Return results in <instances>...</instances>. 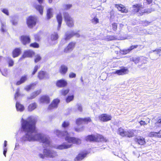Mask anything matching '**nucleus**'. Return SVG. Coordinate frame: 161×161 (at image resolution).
I'll return each instance as SVG.
<instances>
[{
	"label": "nucleus",
	"instance_id": "1",
	"mask_svg": "<svg viewBox=\"0 0 161 161\" xmlns=\"http://www.w3.org/2000/svg\"><path fill=\"white\" fill-rule=\"evenodd\" d=\"M21 122V130L25 132V135L20 138L21 142L38 141L43 143L44 148L49 147L59 150L68 148L72 146V144H68L66 143L59 145H52L48 136L37 133L35 127L36 120L33 117L30 116L26 119L22 118Z\"/></svg>",
	"mask_w": 161,
	"mask_h": 161
},
{
	"label": "nucleus",
	"instance_id": "2",
	"mask_svg": "<svg viewBox=\"0 0 161 161\" xmlns=\"http://www.w3.org/2000/svg\"><path fill=\"white\" fill-rule=\"evenodd\" d=\"M54 133L59 137H65V140L69 143L78 144L81 143V140L80 139L70 137L66 131L61 132L58 130H55Z\"/></svg>",
	"mask_w": 161,
	"mask_h": 161
},
{
	"label": "nucleus",
	"instance_id": "3",
	"mask_svg": "<svg viewBox=\"0 0 161 161\" xmlns=\"http://www.w3.org/2000/svg\"><path fill=\"white\" fill-rule=\"evenodd\" d=\"M39 156L41 158L44 159L45 157L54 158L57 156V153L51 149H44L43 153H40Z\"/></svg>",
	"mask_w": 161,
	"mask_h": 161
},
{
	"label": "nucleus",
	"instance_id": "4",
	"mask_svg": "<svg viewBox=\"0 0 161 161\" xmlns=\"http://www.w3.org/2000/svg\"><path fill=\"white\" fill-rule=\"evenodd\" d=\"M133 8H134L133 11L135 13H137L138 14L140 15H142L144 13H150L152 11L149 9L148 10L143 9L142 6L140 4L134 5L133 6Z\"/></svg>",
	"mask_w": 161,
	"mask_h": 161
},
{
	"label": "nucleus",
	"instance_id": "5",
	"mask_svg": "<svg viewBox=\"0 0 161 161\" xmlns=\"http://www.w3.org/2000/svg\"><path fill=\"white\" fill-rule=\"evenodd\" d=\"M37 20L36 16H31L26 19V23L28 27L30 28H32L36 24Z\"/></svg>",
	"mask_w": 161,
	"mask_h": 161
},
{
	"label": "nucleus",
	"instance_id": "6",
	"mask_svg": "<svg viewBox=\"0 0 161 161\" xmlns=\"http://www.w3.org/2000/svg\"><path fill=\"white\" fill-rule=\"evenodd\" d=\"M74 36H75L77 37H79L80 36V35L79 33H75L74 31L71 32H66L65 34L64 38L61 41L64 44L66 43L67 41L70 39Z\"/></svg>",
	"mask_w": 161,
	"mask_h": 161
},
{
	"label": "nucleus",
	"instance_id": "7",
	"mask_svg": "<svg viewBox=\"0 0 161 161\" xmlns=\"http://www.w3.org/2000/svg\"><path fill=\"white\" fill-rule=\"evenodd\" d=\"M64 16L65 22L67 25L71 27L74 25V22L73 19L70 17L69 14L67 13H64Z\"/></svg>",
	"mask_w": 161,
	"mask_h": 161
},
{
	"label": "nucleus",
	"instance_id": "8",
	"mask_svg": "<svg viewBox=\"0 0 161 161\" xmlns=\"http://www.w3.org/2000/svg\"><path fill=\"white\" fill-rule=\"evenodd\" d=\"M129 70L128 69L124 67L119 69L113 71L112 74H117L119 75H122L127 74Z\"/></svg>",
	"mask_w": 161,
	"mask_h": 161
},
{
	"label": "nucleus",
	"instance_id": "9",
	"mask_svg": "<svg viewBox=\"0 0 161 161\" xmlns=\"http://www.w3.org/2000/svg\"><path fill=\"white\" fill-rule=\"evenodd\" d=\"M99 119L103 122H107L110 120L112 118L111 115L107 114H102L99 116Z\"/></svg>",
	"mask_w": 161,
	"mask_h": 161
},
{
	"label": "nucleus",
	"instance_id": "10",
	"mask_svg": "<svg viewBox=\"0 0 161 161\" xmlns=\"http://www.w3.org/2000/svg\"><path fill=\"white\" fill-rule=\"evenodd\" d=\"M91 119L89 117L81 118H79L76 120V124L77 125H80L82 123H88L91 121Z\"/></svg>",
	"mask_w": 161,
	"mask_h": 161
},
{
	"label": "nucleus",
	"instance_id": "11",
	"mask_svg": "<svg viewBox=\"0 0 161 161\" xmlns=\"http://www.w3.org/2000/svg\"><path fill=\"white\" fill-rule=\"evenodd\" d=\"M58 34L54 32L50 36V39L49 40V42L51 45H54L56 43V41L58 38Z\"/></svg>",
	"mask_w": 161,
	"mask_h": 161
},
{
	"label": "nucleus",
	"instance_id": "12",
	"mask_svg": "<svg viewBox=\"0 0 161 161\" xmlns=\"http://www.w3.org/2000/svg\"><path fill=\"white\" fill-rule=\"evenodd\" d=\"M101 138L100 136H96L93 135H89L86 137V140L87 141H98V138Z\"/></svg>",
	"mask_w": 161,
	"mask_h": 161
},
{
	"label": "nucleus",
	"instance_id": "13",
	"mask_svg": "<svg viewBox=\"0 0 161 161\" xmlns=\"http://www.w3.org/2000/svg\"><path fill=\"white\" fill-rule=\"evenodd\" d=\"M75 43L71 42L69 43L67 47L64 50V52L66 53H69L75 47Z\"/></svg>",
	"mask_w": 161,
	"mask_h": 161
},
{
	"label": "nucleus",
	"instance_id": "14",
	"mask_svg": "<svg viewBox=\"0 0 161 161\" xmlns=\"http://www.w3.org/2000/svg\"><path fill=\"white\" fill-rule=\"evenodd\" d=\"M60 102V100L58 99H54L50 105L49 106L48 109H51L56 108L58 107V104Z\"/></svg>",
	"mask_w": 161,
	"mask_h": 161
},
{
	"label": "nucleus",
	"instance_id": "15",
	"mask_svg": "<svg viewBox=\"0 0 161 161\" xmlns=\"http://www.w3.org/2000/svg\"><path fill=\"white\" fill-rule=\"evenodd\" d=\"M34 54V52L32 51L31 50L25 51L22 57L20 58L19 60L21 59L22 58H24L26 57H31Z\"/></svg>",
	"mask_w": 161,
	"mask_h": 161
},
{
	"label": "nucleus",
	"instance_id": "16",
	"mask_svg": "<svg viewBox=\"0 0 161 161\" xmlns=\"http://www.w3.org/2000/svg\"><path fill=\"white\" fill-rule=\"evenodd\" d=\"M38 77L40 79H43L48 78L49 77L48 74L45 71H40L38 73Z\"/></svg>",
	"mask_w": 161,
	"mask_h": 161
},
{
	"label": "nucleus",
	"instance_id": "17",
	"mask_svg": "<svg viewBox=\"0 0 161 161\" xmlns=\"http://www.w3.org/2000/svg\"><path fill=\"white\" fill-rule=\"evenodd\" d=\"M56 18L57 21L58 23V25L57 26V30L59 31L60 30V28L62 21V17L61 14L60 13L58 14L57 15Z\"/></svg>",
	"mask_w": 161,
	"mask_h": 161
},
{
	"label": "nucleus",
	"instance_id": "18",
	"mask_svg": "<svg viewBox=\"0 0 161 161\" xmlns=\"http://www.w3.org/2000/svg\"><path fill=\"white\" fill-rule=\"evenodd\" d=\"M115 6L122 13H126L128 12V9L123 5L115 4Z\"/></svg>",
	"mask_w": 161,
	"mask_h": 161
},
{
	"label": "nucleus",
	"instance_id": "19",
	"mask_svg": "<svg viewBox=\"0 0 161 161\" xmlns=\"http://www.w3.org/2000/svg\"><path fill=\"white\" fill-rule=\"evenodd\" d=\"M21 40L24 45L29 43L30 42V38L29 36H21Z\"/></svg>",
	"mask_w": 161,
	"mask_h": 161
},
{
	"label": "nucleus",
	"instance_id": "20",
	"mask_svg": "<svg viewBox=\"0 0 161 161\" xmlns=\"http://www.w3.org/2000/svg\"><path fill=\"white\" fill-rule=\"evenodd\" d=\"M28 75H26L22 76L20 80L16 82V85H19L25 82L28 80Z\"/></svg>",
	"mask_w": 161,
	"mask_h": 161
},
{
	"label": "nucleus",
	"instance_id": "21",
	"mask_svg": "<svg viewBox=\"0 0 161 161\" xmlns=\"http://www.w3.org/2000/svg\"><path fill=\"white\" fill-rule=\"evenodd\" d=\"M87 153H86V152H84L80 153V154H79V155L76 157V158L75 159V161H80V160H82L85 157H86V155Z\"/></svg>",
	"mask_w": 161,
	"mask_h": 161
},
{
	"label": "nucleus",
	"instance_id": "22",
	"mask_svg": "<svg viewBox=\"0 0 161 161\" xmlns=\"http://www.w3.org/2000/svg\"><path fill=\"white\" fill-rule=\"evenodd\" d=\"M138 45H136L135 46H130L129 48L127 49L121 51V53L123 54H125L130 52L131 50L134 48L137 47Z\"/></svg>",
	"mask_w": 161,
	"mask_h": 161
},
{
	"label": "nucleus",
	"instance_id": "23",
	"mask_svg": "<svg viewBox=\"0 0 161 161\" xmlns=\"http://www.w3.org/2000/svg\"><path fill=\"white\" fill-rule=\"evenodd\" d=\"M67 84L66 81L64 80H58L57 82V86L59 87H63L65 86Z\"/></svg>",
	"mask_w": 161,
	"mask_h": 161
},
{
	"label": "nucleus",
	"instance_id": "24",
	"mask_svg": "<svg viewBox=\"0 0 161 161\" xmlns=\"http://www.w3.org/2000/svg\"><path fill=\"white\" fill-rule=\"evenodd\" d=\"M136 141L140 145H143L145 143V138L142 136H138L136 139Z\"/></svg>",
	"mask_w": 161,
	"mask_h": 161
},
{
	"label": "nucleus",
	"instance_id": "25",
	"mask_svg": "<svg viewBox=\"0 0 161 161\" xmlns=\"http://www.w3.org/2000/svg\"><path fill=\"white\" fill-rule=\"evenodd\" d=\"M53 9L49 8L47 10V19H49L53 17Z\"/></svg>",
	"mask_w": 161,
	"mask_h": 161
},
{
	"label": "nucleus",
	"instance_id": "26",
	"mask_svg": "<svg viewBox=\"0 0 161 161\" xmlns=\"http://www.w3.org/2000/svg\"><path fill=\"white\" fill-rule=\"evenodd\" d=\"M41 92V90H39L32 93L31 96L27 97L28 99H32L35 98L37 95L40 94Z\"/></svg>",
	"mask_w": 161,
	"mask_h": 161
},
{
	"label": "nucleus",
	"instance_id": "27",
	"mask_svg": "<svg viewBox=\"0 0 161 161\" xmlns=\"http://www.w3.org/2000/svg\"><path fill=\"white\" fill-rule=\"evenodd\" d=\"M40 102L41 103H49L50 99L48 96H44L41 97L40 98Z\"/></svg>",
	"mask_w": 161,
	"mask_h": 161
},
{
	"label": "nucleus",
	"instance_id": "28",
	"mask_svg": "<svg viewBox=\"0 0 161 161\" xmlns=\"http://www.w3.org/2000/svg\"><path fill=\"white\" fill-rule=\"evenodd\" d=\"M91 22L93 24H96L99 23V19L95 14H93L91 16Z\"/></svg>",
	"mask_w": 161,
	"mask_h": 161
},
{
	"label": "nucleus",
	"instance_id": "29",
	"mask_svg": "<svg viewBox=\"0 0 161 161\" xmlns=\"http://www.w3.org/2000/svg\"><path fill=\"white\" fill-rule=\"evenodd\" d=\"M134 130H126V131L125 136H127L128 137H133L134 136Z\"/></svg>",
	"mask_w": 161,
	"mask_h": 161
},
{
	"label": "nucleus",
	"instance_id": "30",
	"mask_svg": "<svg viewBox=\"0 0 161 161\" xmlns=\"http://www.w3.org/2000/svg\"><path fill=\"white\" fill-rule=\"evenodd\" d=\"M16 107L17 111L20 112L23 111L25 109L24 106L17 102L16 104Z\"/></svg>",
	"mask_w": 161,
	"mask_h": 161
},
{
	"label": "nucleus",
	"instance_id": "31",
	"mask_svg": "<svg viewBox=\"0 0 161 161\" xmlns=\"http://www.w3.org/2000/svg\"><path fill=\"white\" fill-rule=\"evenodd\" d=\"M35 8L38 11L41 15H42L43 13L44 7L40 5L36 4L34 6Z\"/></svg>",
	"mask_w": 161,
	"mask_h": 161
},
{
	"label": "nucleus",
	"instance_id": "32",
	"mask_svg": "<svg viewBox=\"0 0 161 161\" xmlns=\"http://www.w3.org/2000/svg\"><path fill=\"white\" fill-rule=\"evenodd\" d=\"M21 53V50L19 48H16L13 52V55L14 58L18 57Z\"/></svg>",
	"mask_w": 161,
	"mask_h": 161
},
{
	"label": "nucleus",
	"instance_id": "33",
	"mask_svg": "<svg viewBox=\"0 0 161 161\" xmlns=\"http://www.w3.org/2000/svg\"><path fill=\"white\" fill-rule=\"evenodd\" d=\"M37 107V104L36 103H33L30 104L28 107V110L29 111H31L36 109Z\"/></svg>",
	"mask_w": 161,
	"mask_h": 161
},
{
	"label": "nucleus",
	"instance_id": "34",
	"mask_svg": "<svg viewBox=\"0 0 161 161\" xmlns=\"http://www.w3.org/2000/svg\"><path fill=\"white\" fill-rule=\"evenodd\" d=\"M36 83H37L36 82L34 83L29 85L25 87V89L27 91H29L30 90L34 88V87L36 85Z\"/></svg>",
	"mask_w": 161,
	"mask_h": 161
},
{
	"label": "nucleus",
	"instance_id": "35",
	"mask_svg": "<svg viewBox=\"0 0 161 161\" xmlns=\"http://www.w3.org/2000/svg\"><path fill=\"white\" fill-rule=\"evenodd\" d=\"M67 69V67L66 66L64 65H62L61 66L60 72L61 73L64 74L66 72Z\"/></svg>",
	"mask_w": 161,
	"mask_h": 161
},
{
	"label": "nucleus",
	"instance_id": "36",
	"mask_svg": "<svg viewBox=\"0 0 161 161\" xmlns=\"http://www.w3.org/2000/svg\"><path fill=\"white\" fill-rule=\"evenodd\" d=\"M72 6V5L70 3L65 4L63 5V8L64 10H68L70 9Z\"/></svg>",
	"mask_w": 161,
	"mask_h": 161
},
{
	"label": "nucleus",
	"instance_id": "37",
	"mask_svg": "<svg viewBox=\"0 0 161 161\" xmlns=\"http://www.w3.org/2000/svg\"><path fill=\"white\" fill-rule=\"evenodd\" d=\"M126 130H125L121 128H119L118 130L119 134L122 136H125Z\"/></svg>",
	"mask_w": 161,
	"mask_h": 161
},
{
	"label": "nucleus",
	"instance_id": "38",
	"mask_svg": "<svg viewBox=\"0 0 161 161\" xmlns=\"http://www.w3.org/2000/svg\"><path fill=\"white\" fill-rule=\"evenodd\" d=\"M69 125V123L68 121H64L62 125V127L65 128L68 127Z\"/></svg>",
	"mask_w": 161,
	"mask_h": 161
},
{
	"label": "nucleus",
	"instance_id": "39",
	"mask_svg": "<svg viewBox=\"0 0 161 161\" xmlns=\"http://www.w3.org/2000/svg\"><path fill=\"white\" fill-rule=\"evenodd\" d=\"M2 75L5 77L8 76V70L7 69H4L3 71H1L0 69Z\"/></svg>",
	"mask_w": 161,
	"mask_h": 161
},
{
	"label": "nucleus",
	"instance_id": "40",
	"mask_svg": "<svg viewBox=\"0 0 161 161\" xmlns=\"http://www.w3.org/2000/svg\"><path fill=\"white\" fill-rule=\"evenodd\" d=\"M155 125L156 127L161 126V118L157 119V121L155 123Z\"/></svg>",
	"mask_w": 161,
	"mask_h": 161
},
{
	"label": "nucleus",
	"instance_id": "41",
	"mask_svg": "<svg viewBox=\"0 0 161 161\" xmlns=\"http://www.w3.org/2000/svg\"><path fill=\"white\" fill-rule=\"evenodd\" d=\"M74 96L73 95L68 96L66 98V101L67 103H69L73 100Z\"/></svg>",
	"mask_w": 161,
	"mask_h": 161
},
{
	"label": "nucleus",
	"instance_id": "42",
	"mask_svg": "<svg viewBox=\"0 0 161 161\" xmlns=\"http://www.w3.org/2000/svg\"><path fill=\"white\" fill-rule=\"evenodd\" d=\"M148 136L150 137H157V132H151L148 134Z\"/></svg>",
	"mask_w": 161,
	"mask_h": 161
},
{
	"label": "nucleus",
	"instance_id": "43",
	"mask_svg": "<svg viewBox=\"0 0 161 161\" xmlns=\"http://www.w3.org/2000/svg\"><path fill=\"white\" fill-rule=\"evenodd\" d=\"M41 59V57L38 54H37L35 56V62L37 63L40 61Z\"/></svg>",
	"mask_w": 161,
	"mask_h": 161
},
{
	"label": "nucleus",
	"instance_id": "44",
	"mask_svg": "<svg viewBox=\"0 0 161 161\" xmlns=\"http://www.w3.org/2000/svg\"><path fill=\"white\" fill-rule=\"evenodd\" d=\"M69 90L68 89H63L61 91V94L64 95H66L69 92Z\"/></svg>",
	"mask_w": 161,
	"mask_h": 161
},
{
	"label": "nucleus",
	"instance_id": "45",
	"mask_svg": "<svg viewBox=\"0 0 161 161\" xmlns=\"http://www.w3.org/2000/svg\"><path fill=\"white\" fill-rule=\"evenodd\" d=\"M19 88H18L16 90V92L14 96V99L15 100H17V98L19 96Z\"/></svg>",
	"mask_w": 161,
	"mask_h": 161
},
{
	"label": "nucleus",
	"instance_id": "46",
	"mask_svg": "<svg viewBox=\"0 0 161 161\" xmlns=\"http://www.w3.org/2000/svg\"><path fill=\"white\" fill-rule=\"evenodd\" d=\"M1 11L4 14H5L7 15H9V12L7 9L6 8H2L1 9Z\"/></svg>",
	"mask_w": 161,
	"mask_h": 161
},
{
	"label": "nucleus",
	"instance_id": "47",
	"mask_svg": "<svg viewBox=\"0 0 161 161\" xmlns=\"http://www.w3.org/2000/svg\"><path fill=\"white\" fill-rule=\"evenodd\" d=\"M30 46L34 48H38L39 47V45L37 43L35 42L31 44Z\"/></svg>",
	"mask_w": 161,
	"mask_h": 161
},
{
	"label": "nucleus",
	"instance_id": "48",
	"mask_svg": "<svg viewBox=\"0 0 161 161\" xmlns=\"http://www.w3.org/2000/svg\"><path fill=\"white\" fill-rule=\"evenodd\" d=\"M140 60V58L139 57H136L133 58L132 61L135 62V64H137L139 62Z\"/></svg>",
	"mask_w": 161,
	"mask_h": 161
},
{
	"label": "nucleus",
	"instance_id": "49",
	"mask_svg": "<svg viewBox=\"0 0 161 161\" xmlns=\"http://www.w3.org/2000/svg\"><path fill=\"white\" fill-rule=\"evenodd\" d=\"M8 66L9 67L12 66L14 64V62L12 59H10L8 61Z\"/></svg>",
	"mask_w": 161,
	"mask_h": 161
},
{
	"label": "nucleus",
	"instance_id": "50",
	"mask_svg": "<svg viewBox=\"0 0 161 161\" xmlns=\"http://www.w3.org/2000/svg\"><path fill=\"white\" fill-rule=\"evenodd\" d=\"M40 67V66H38L37 65H36L35 66V67H34V71H33L32 73V75H34L36 73V72L37 71L38 69Z\"/></svg>",
	"mask_w": 161,
	"mask_h": 161
},
{
	"label": "nucleus",
	"instance_id": "51",
	"mask_svg": "<svg viewBox=\"0 0 161 161\" xmlns=\"http://www.w3.org/2000/svg\"><path fill=\"white\" fill-rule=\"evenodd\" d=\"M76 77V74L72 72L70 73L69 74V77L71 78H75Z\"/></svg>",
	"mask_w": 161,
	"mask_h": 161
},
{
	"label": "nucleus",
	"instance_id": "52",
	"mask_svg": "<svg viewBox=\"0 0 161 161\" xmlns=\"http://www.w3.org/2000/svg\"><path fill=\"white\" fill-rule=\"evenodd\" d=\"M77 108L78 109L80 112H81L82 111V107L80 104H77Z\"/></svg>",
	"mask_w": 161,
	"mask_h": 161
},
{
	"label": "nucleus",
	"instance_id": "53",
	"mask_svg": "<svg viewBox=\"0 0 161 161\" xmlns=\"http://www.w3.org/2000/svg\"><path fill=\"white\" fill-rule=\"evenodd\" d=\"M112 27L114 31H115L117 28V25L116 23H114L112 24Z\"/></svg>",
	"mask_w": 161,
	"mask_h": 161
},
{
	"label": "nucleus",
	"instance_id": "54",
	"mask_svg": "<svg viewBox=\"0 0 161 161\" xmlns=\"http://www.w3.org/2000/svg\"><path fill=\"white\" fill-rule=\"evenodd\" d=\"M139 123L141 125H146L147 124L145 121L143 120H141L139 122Z\"/></svg>",
	"mask_w": 161,
	"mask_h": 161
},
{
	"label": "nucleus",
	"instance_id": "55",
	"mask_svg": "<svg viewBox=\"0 0 161 161\" xmlns=\"http://www.w3.org/2000/svg\"><path fill=\"white\" fill-rule=\"evenodd\" d=\"M108 40H112L114 39V37L113 36H108Z\"/></svg>",
	"mask_w": 161,
	"mask_h": 161
},
{
	"label": "nucleus",
	"instance_id": "56",
	"mask_svg": "<svg viewBox=\"0 0 161 161\" xmlns=\"http://www.w3.org/2000/svg\"><path fill=\"white\" fill-rule=\"evenodd\" d=\"M19 144L18 143H15V147L14 148V150H16L19 149Z\"/></svg>",
	"mask_w": 161,
	"mask_h": 161
},
{
	"label": "nucleus",
	"instance_id": "57",
	"mask_svg": "<svg viewBox=\"0 0 161 161\" xmlns=\"http://www.w3.org/2000/svg\"><path fill=\"white\" fill-rule=\"evenodd\" d=\"M157 137H161V130L158 132H157Z\"/></svg>",
	"mask_w": 161,
	"mask_h": 161
},
{
	"label": "nucleus",
	"instance_id": "58",
	"mask_svg": "<svg viewBox=\"0 0 161 161\" xmlns=\"http://www.w3.org/2000/svg\"><path fill=\"white\" fill-rule=\"evenodd\" d=\"M7 148H3V154L5 157H6V153H7Z\"/></svg>",
	"mask_w": 161,
	"mask_h": 161
},
{
	"label": "nucleus",
	"instance_id": "59",
	"mask_svg": "<svg viewBox=\"0 0 161 161\" xmlns=\"http://www.w3.org/2000/svg\"><path fill=\"white\" fill-rule=\"evenodd\" d=\"M153 52H156V54H158L159 53H160L161 52V49H158L157 50H155L153 51Z\"/></svg>",
	"mask_w": 161,
	"mask_h": 161
},
{
	"label": "nucleus",
	"instance_id": "60",
	"mask_svg": "<svg viewBox=\"0 0 161 161\" xmlns=\"http://www.w3.org/2000/svg\"><path fill=\"white\" fill-rule=\"evenodd\" d=\"M7 141H5L4 142V148H5V147L7 146Z\"/></svg>",
	"mask_w": 161,
	"mask_h": 161
},
{
	"label": "nucleus",
	"instance_id": "61",
	"mask_svg": "<svg viewBox=\"0 0 161 161\" xmlns=\"http://www.w3.org/2000/svg\"><path fill=\"white\" fill-rule=\"evenodd\" d=\"M35 37L36 39V40H39V37H38V36L37 35H35Z\"/></svg>",
	"mask_w": 161,
	"mask_h": 161
},
{
	"label": "nucleus",
	"instance_id": "62",
	"mask_svg": "<svg viewBox=\"0 0 161 161\" xmlns=\"http://www.w3.org/2000/svg\"><path fill=\"white\" fill-rule=\"evenodd\" d=\"M146 0L148 3V4H150L151 3H152V0Z\"/></svg>",
	"mask_w": 161,
	"mask_h": 161
},
{
	"label": "nucleus",
	"instance_id": "63",
	"mask_svg": "<svg viewBox=\"0 0 161 161\" xmlns=\"http://www.w3.org/2000/svg\"><path fill=\"white\" fill-rule=\"evenodd\" d=\"M75 130L77 132H80L82 130V129H78L77 128H75Z\"/></svg>",
	"mask_w": 161,
	"mask_h": 161
},
{
	"label": "nucleus",
	"instance_id": "64",
	"mask_svg": "<svg viewBox=\"0 0 161 161\" xmlns=\"http://www.w3.org/2000/svg\"><path fill=\"white\" fill-rule=\"evenodd\" d=\"M12 24L14 25H16L17 23V21H12Z\"/></svg>",
	"mask_w": 161,
	"mask_h": 161
}]
</instances>
